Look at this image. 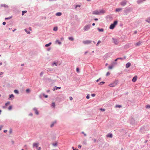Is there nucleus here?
Masks as SVG:
<instances>
[{
    "instance_id": "1",
    "label": "nucleus",
    "mask_w": 150,
    "mask_h": 150,
    "mask_svg": "<svg viewBox=\"0 0 150 150\" xmlns=\"http://www.w3.org/2000/svg\"><path fill=\"white\" fill-rule=\"evenodd\" d=\"M118 83L117 81H115L114 82L110 84L109 85V86L110 87H113L116 86Z\"/></svg>"
},
{
    "instance_id": "2",
    "label": "nucleus",
    "mask_w": 150,
    "mask_h": 150,
    "mask_svg": "<svg viewBox=\"0 0 150 150\" xmlns=\"http://www.w3.org/2000/svg\"><path fill=\"white\" fill-rule=\"evenodd\" d=\"M117 22L115 21L110 26L109 28L111 29H113L115 27V26L117 24Z\"/></svg>"
},
{
    "instance_id": "3",
    "label": "nucleus",
    "mask_w": 150,
    "mask_h": 150,
    "mask_svg": "<svg viewBox=\"0 0 150 150\" xmlns=\"http://www.w3.org/2000/svg\"><path fill=\"white\" fill-rule=\"evenodd\" d=\"M90 26L89 25H86L83 28V30L85 31H87L90 28Z\"/></svg>"
},
{
    "instance_id": "4",
    "label": "nucleus",
    "mask_w": 150,
    "mask_h": 150,
    "mask_svg": "<svg viewBox=\"0 0 150 150\" xmlns=\"http://www.w3.org/2000/svg\"><path fill=\"white\" fill-rule=\"evenodd\" d=\"M39 145L38 143H35L33 144V148L36 147L38 148V146Z\"/></svg>"
},
{
    "instance_id": "5",
    "label": "nucleus",
    "mask_w": 150,
    "mask_h": 150,
    "mask_svg": "<svg viewBox=\"0 0 150 150\" xmlns=\"http://www.w3.org/2000/svg\"><path fill=\"white\" fill-rule=\"evenodd\" d=\"M83 42L84 44H89L91 42V41L90 40H87L83 41Z\"/></svg>"
},
{
    "instance_id": "6",
    "label": "nucleus",
    "mask_w": 150,
    "mask_h": 150,
    "mask_svg": "<svg viewBox=\"0 0 150 150\" xmlns=\"http://www.w3.org/2000/svg\"><path fill=\"white\" fill-rule=\"evenodd\" d=\"M99 11L96 10L93 11V14L99 15Z\"/></svg>"
},
{
    "instance_id": "7",
    "label": "nucleus",
    "mask_w": 150,
    "mask_h": 150,
    "mask_svg": "<svg viewBox=\"0 0 150 150\" xmlns=\"http://www.w3.org/2000/svg\"><path fill=\"white\" fill-rule=\"evenodd\" d=\"M126 3H127L126 1H122L121 2L120 4L122 6H124L126 4Z\"/></svg>"
},
{
    "instance_id": "8",
    "label": "nucleus",
    "mask_w": 150,
    "mask_h": 150,
    "mask_svg": "<svg viewBox=\"0 0 150 150\" xmlns=\"http://www.w3.org/2000/svg\"><path fill=\"white\" fill-rule=\"evenodd\" d=\"M56 123V121H55L54 122H52L51 125H50V126L51 127H53L54 125Z\"/></svg>"
},
{
    "instance_id": "9",
    "label": "nucleus",
    "mask_w": 150,
    "mask_h": 150,
    "mask_svg": "<svg viewBox=\"0 0 150 150\" xmlns=\"http://www.w3.org/2000/svg\"><path fill=\"white\" fill-rule=\"evenodd\" d=\"M137 76H134L132 79V81L133 82H135L137 80Z\"/></svg>"
},
{
    "instance_id": "10",
    "label": "nucleus",
    "mask_w": 150,
    "mask_h": 150,
    "mask_svg": "<svg viewBox=\"0 0 150 150\" xmlns=\"http://www.w3.org/2000/svg\"><path fill=\"white\" fill-rule=\"evenodd\" d=\"M131 65V63L130 62H128L126 64V68H128Z\"/></svg>"
},
{
    "instance_id": "11",
    "label": "nucleus",
    "mask_w": 150,
    "mask_h": 150,
    "mask_svg": "<svg viewBox=\"0 0 150 150\" xmlns=\"http://www.w3.org/2000/svg\"><path fill=\"white\" fill-rule=\"evenodd\" d=\"M33 110H34V111H35V114L37 115H38L39 114V112L38 111V110L37 109V108H35L33 109Z\"/></svg>"
},
{
    "instance_id": "12",
    "label": "nucleus",
    "mask_w": 150,
    "mask_h": 150,
    "mask_svg": "<svg viewBox=\"0 0 150 150\" xmlns=\"http://www.w3.org/2000/svg\"><path fill=\"white\" fill-rule=\"evenodd\" d=\"M61 88L60 87H57L56 86H54L53 88V90L54 91L57 90L58 89H60Z\"/></svg>"
},
{
    "instance_id": "13",
    "label": "nucleus",
    "mask_w": 150,
    "mask_h": 150,
    "mask_svg": "<svg viewBox=\"0 0 150 150\" xmlns=\"http://www.w3.org/2000/svg\"><path fill=\"white\" fill-rule=\"evenodd\" d=\"M142 43V42L140 41H139L135 44V45L136 46H138L140 45Z\"/></svg>"
},
{
    "instance_id": "14",
    "label": "nucleus",
    "mask_w": 150,
    "mask_h": 150,
    "mask_svg": "<svg viewBox=\"0 0 150 150\" xmlns=\"http://www.w3.org/2000/svg\"><path fill=\"white\" fill-rule=\"evenodd\" d=\"M114 43L116 44H117L118 43V41L116 39H114Z\"/></svg>"
},
{
    "instance_id": "15",
    "label": "nucleus",
    "mask_w": 150,
    "mask_h": 150,
    "mask_svg": "<svg viewBox=\"0 0 150 150\" xmlns=\"http://www.w3.org/2000/svg\"><path fill=\"white\" fill-rule=\"evenodd\" d=\"M107 137L112 138V134H108L107 135Z\"/></svg>"
},
{
    "instance_id": "16",
    "label": "nucleus",
    "mask_w": 150,
    "mask_h": 150,
    "mask_svg": "<svg viewBox=\"0 0 150 150\" xmlns=\"http://www.w3.org/2000/svg\"><path fill=\"white\" fill-rule=\"evenodd\" d=\"M99 14H100L101 13H105V11L103 10H100L99 11Z\"/></svg>"
},
{
    "instance_id": "17",
    "label": "nucleus",
    "mask_w": 150,
    "mask_h": 150,
    "mask_svg": "<svg viewBox=\"0 0 150 150\" xmlns=\"http://www.w3.org/2000/svg\"><path fill=\"white\" fill-rule=\"evenodd\" d=\"M98 30L100 32H103V29H102V28H101V29H100L99 28H98Z\"/></svg>"
},
{
    "instance_id": "18",
    "label": "nucleus",
    "mask_w": 150,
    "mask_h": 150,
    "mask_svg": "<svg viewBox=\"0 0 150 150\" xmlns=\"http://www.w3.org/2000/svg\"><path fill=\"white\" fill-rule=\"evenodd\" d=\"M61 15H62V13L60 12H58V13H57L56 14V16H61Z\"/></svg>"
},
{
    "instance_id": "19",
    "label": "nucleus",
    "mask_w": 150,
    "mask_h": 150,
    "mask_svg": "<svg viewBox=\"0 0 150 150\" xmlns=\"http://www.w3.org/2000/svg\"><path fill=\"white\" fill-rule=\"evenodd\" d=\"M52 43L51 42H50L49 44H47L45 45V47H48Z\"/></svg>"
},
{
    "instance_id": "20",
    "label": "nucleus",
    "mask_w": 150,
    "mask_h": 150,
    "mask_svg": "<svg viewBox=\"0 0 150 150\" xmlns=\"http://www.w3.org/2000/svg\"><path fill=\"white\" fill-rule=\"evenodd\" d=\"M122 10V8H117L116 9L115 11L116 12H118L121 11Z\"/></svg>"
},
{
    "instance_id": "21",
    "label": "nucleus",
    "mask_w": 150,
    "mask_h": 150,
    "mask_svg": "<svg viewBox=\"0 0 150 150\" xmlns=\"http://www.w3.org/2000/svg\"><path fill=\"white\" fill-rule=\"evenodd\" d=\"M146 21L149 23H150V17L147 18Z\"/></svg>"
},
{
    "instance_id": "22",
    "label": "nucleus",
    "mask_w": 150,
    "mask_h": 150,
    "mask_svg": "<svg viewBox=\"0 0 150 150\" xmlns=\"http://www.w3.org/2000/svg\"><path fill=\"white\" fill-rule=\"evenodd\" d=\"M105 82L104 81H102L100 83H99L98 84L99 85H102L104 84Z\"/></svg>"
},
{
    "instance_id": "23",
    "label": "nucleus",
    "mask_w": 150,
    "mask_h": 150,
    "mask_svg": "<svg viewBox=\"0 0 150 150\" xmlns=\"http://www.w3.org/2000/svg\"><path fill=\"white\" fill-rule=\"evenodd\" d=\"M122 107V106L121 105H115V107L116 108H121V107Z\"/></svg>"
},
{
    "instance_id": "24",
    "label": "nucleus",
    "mask_w": 150,
    "mask_h": 150,
    "mask_svg": "<svg viewBox=\"0 0 150 150\" xmlns=\"http://www.w3.org/2000/svg\"><path fill=\"white\" fill-rule=\"evenodd\" d=\"M12 97L13 98L14 97V96L13 94H11V95L10 96H9V99H10V98Z\"/></svg>"
},
{
    "instance_id": "25",
    "label": "nucleus",
    "mask_w": 150,
    "mask_h": 150,
    "mask_svg": "<svg viewBox=\"0 0 150 150\" xmlns=\"http://www.w3.org/2000/svg\"><path fill=\"white\" fill-rule=\"evenodd\" d=\"M57 27H54L53 28V30L54 31H57Z\"/></svg>"
},
{
    "instance_id": "26",
    "label": "nucleus",
    "mask_w": 150,
    "mask_h": 150,
    "mask_svg": "<svg viewBox=\"0 0 150 150\" xmlns=\"http://www.w3.org/2000/svg\"><path fill=\"white\" fill-rule=\"evenodd\" d=\"M56 42L57 43L59 44H60L61 43V42H59L58 40H56Z\"/></svg>"
},
{
    "instance_id": "27",
    "label": "nucleus",
    "mask_w": 150,
    "mask_h": 150,
    "mask_svg": "<svg viewBox=\"0 0 150 150\" xmlns=\"http://www.w3.org/2000/svg\"><path fill=\"white\" fill-rule=\"evenodd\" d=\"M54 65H55V66H57V63L54 62L52 63V65L54 66Z\"/></svg>"
},
{
    "instance_id": "28",
    "label": "nucleus",
    "mask_w": 150,
    "mask_h": 150,
    "mask_svg": "<svg viewBox=\"0 0 150 150\" xmlns=\"http://www.w3.org/2000/svg\"><path fill=\"white\" fill-rule=\"evenodd\" d=\"M27 12V11H23L22 12V15H23L24 13H26Z\"/></svg>"
},
{
    "instance_id": "29",
    "label": "nucleus",
    "mask_w": 150,
    "mask_h": 150,
    "mask_svg": "<svg viewBox=\"0 0 150 150\" xmlns=\"http://www.w3.org/2000/svg\"><path fill=\"white\" fill-rule=\"evenodd\" d=\"M69 39L71 41H73L74 40V38L72 37H69Z\"/></svg>"
},
{
    "instance_id": "30",
    "label": "nucleus",
    "mask_w": 150,
    "mask_h": 150,
    "mask_svg": "<svg viewBox=\"0 0 150 150\" xmlns=\"http://www.w3.org/2000/svg\"><path fill=\"white\" fill-rule=\"evenodd\" d=\"M14 92L16 93H17V94H18V91L17 90H14Z\"/></svg>"
},
{
    "instance_id": "31",
    "label": "nucleus",
    "mask_w": 150,
    "mask_h": 150,
    "mask_svg": "<svg viewBox=\"0 0 150 150\" xmlns=\"http://www.w3.org/2000/svg\"><path fill=\"white\" fill-rule=\"evenodd\" d=\"M52 106L54 108L55 106V104L54 103H53L52 104Z\"/></svg>"
},
{
    "instance_id": "32",
    "label": "nucleus",
    "mask_w": 150,
    "mask_h": 150,
    "mask_svg": "<svg viewBox=\"0 0 150 150\" xmlns=\"http://www.w3.org/2000/svg\"><path fill=\"white\" fill-rule=\"evenodd\" d=\"M12 108V106L11 105L8 108V109L9 110H11Z\"/></svg>"
},
{
    "instance_id": "33",
    "label": "nucleus",
    "mask_w": 150,
    "mask_h": 150,
    "mask_svg": "<svg viewBox=\"0 0 150 150\" xmlns=\"http://www.w3.org/2000/svg\"><path fill=\"white\" fill-rule=\"evenodd\" d=\"M146 108H150V105H147L146 106Z\"/></svg>"
},
{
    "instance_id": "34",
    "label": "nucleus",
    "mask_w": 150,
    "mask_h": 150,
    "mask_svg": "<svg viewBox=\"0 0 150 150\" xmlns=\"http://www.w3.org/2000/svg\"><path fill=\"white\" fill-rule=\"evenodd\" d=\"M52 145L54 146H57V143H53L52 144Z\"/></svg>"
},
{
    "instance_id": "35",
    "label": "nucleus",
    "mask_w": 150,
    "mask_h": 150,
    "mask_svg": "<svg viewBox=\"0 0 150 150\" xmlns=\"http://www.w3.org/2000/svg\"><path fill=\"white\" fill-rule=\"evenodd\" d=\"M100 110L102 111H104L105 110V109H103L102 108H101L100 109Z\"/></svg>"
},
{
    "instance_id": "36",
    "label": "nucleus",
    "mask_w": 150,
    "mask_h": 150,
    "mask_svg": "<svg viewBox=\"0 0 150 150\" xmlns=\"http://www.w3.org/2000/svg\"><path fill=\"white\" fill-rule=\"evenodd\" d=\"M10 104V102H8L6 103L5 104V106H6L8 105L9 104Z\"/></svg>"
},
{
    "instance_id": "37",
    "label": "nucleus",
    "mask_w": 150,
    "mask_h": 150,
    "mask_svg": "<svg viewBox=\"0 0 150 150\" xmlns=\"http://www.w3.org/2000/svg\"><path fill=\"white\" fill-rule=\"evenodd\" d=\"M112 66H110L108 67V69H111L112 68Z\"/></svg>"
},
{
    "instance_id": "38",
    "label": "nucleus",
    "mask_w": 150,
    "mask_h": 150,
    "mask_svg": "<svg viewBox=\"0 0 150 150\" xmlns=\"http://www.w3.org/2000/svg\"><path fill=\"white\" fill-rule=\"evenodd\" d=\"M26 91L28 93L30 91V90L29 89H28L26 90Z\"/></svg>"
},
{
    "instance_id": "39",
    "label": "nucleus",
    "mask_w": 150,
    "mask_h": 150,
    "mask_svg": "<svg viewBox=\"0 0 150 150\" xmlns=\"http://www.w3.org/2000/svg\"><path fill=\"white\" fill-rule=\"evenodd\" d=\"M110 74V73L109 72H108L106 73V76H108V75H109Z\"/></svg>"
},
{
    "instance_id": "40",
    "label": "nucleus",
    "mask_w": 150,
    "mask_h": 150,
    "mask_svg": "<svg viewBox=\"0 0 150 150\" xmlns=\"http://www.w3.org/2000/svg\"><path fill=\"white\" fill-rule=\"evenodd\" d=\"M9 132L10 134H11L12 133V130L11 129H10Z\"/></svg>"
},
{
    "instance_id": "41",
    "label": "nucleus",
    "mask_w": 150,
    "mask_h": 150,
    "mask_svg": "<svg viewBox=\"0 0 150 150\" xmlns=\"http://www.w3.org/2000/svg\"><path fill=\"white\" fill-rule=\"evenodd\" d=\"M100 40H99L98 41V42L97 43V44H96V45L97 46H98V44L99 43H100Z\"/></svg>"
},
{
    "instance_id": "42",
    "label": "nucleus",
    "mask_w": 150,
    "mask_h": 150,
    "mask_svg": "<svg viewBox=\"0 0 150 150\" xmlns=\"http://www.w3.org/2000/svg\"><path fill=\"white\" fill-rule=\"evenodd\" d=\"M76 71L78 72H79V69L78 68H77L76 69Z\"/></svg>"
},
{
    "instance_id": "43",
    "label": "nucleus",
    "mask_w": 150,
    "mask_h": 150,
    "mask_svg": "<svg viewBox=\"0 0 150 150\" xmlns=\"http://www.w3.org/2000/svg\"><path fill=\"white\" fill-rule=\"evenodd\" d=\"M86 98L88 99H89L90 98V96L89 95H88L86 97Z\"/></svg>"
},
{
    "instance_id": "44",
    "label": "nucleus",
    "mask_w": 150,
    "mask_h": 150,
    "mask_svg": "<svg viewBox=\"0 0 150 150\" xmlns=\"http://www.w3.org/2000/svg\"><path fill=\"white\" fill-rule=\"evenodd\" d=\"M81 145L79 144L78 146V147L79 148H80H80H81Z\"/></svg>"
},
{
    "instance_id": "45",
    "label": "nucleus",
    "mask_w": 150,
    "mask_h": 150,
    "mask_svg": "<svg viewBox=\"0 0 150 150\" xmlns=\"http://www.w3.org/2000/svg\"><path fill=\"white\" fill-rule=\"evenodd\" d=\"M38 148V149L37 150H40L41 149V147H38L37 148Z\"/></svg>"
},
{
    "instance_id": "46",
    "label": "nucleus",
    "mask_w": 150,
    "mask_h": 150,
    "mask_svg": "<svg viewBox=\"0 0 150 150\" xmlns=\"http://www.w3.org/2000/svg\"><path fill=\"white\" fill-rule=\"evenodd\" d=\"M11 17H9V18H5V20H7V19H9L11 18Z\"/></svg>"
},
{
    "instance_id": "47",
    "label": "nucleus",
    "mask_w": 150,
    "mask_h": 150,
    "mask_svg": "<svg viewBox=\"0 0 150 150\" xmlns=\"http://www.w3.org/2000/svg\"><path fill=\"white\" fill-rule=\"evenodd\" d=\"M91 96L92 97H94L95 96V94H91Z\"/></svg>"
},
{
    "instance_id": "48",
    "label": "nucleus",
    "mask_w": 150,
    "mask_h": 150,
    "mask_svg": "<svg viewBox=\"0 0 150 150\" xmlns=\"http://www.w3.org/2000/svg\"><path fill=\"white\" fill-rule=\"evenodd\" d=\"M25 32H26L28 34H30V32H27V30H26V29H25Z\"/></svg>"
},
{
    "instance_id": "49",
    "label": "nucleus",
    "mask_w": 150,
    "mask_h": 150,
    "mask_svg": "<svg viewBox=\"0 0 150 150\" xmlns=\"http://www.w3.org/2000/svg\"><path fill=\"white\" fill-rule=\"evenodd\" d=\"M1 6H4V7H6L7 6L6 5H1Z\"/></svg>"
},
{
    "instance_id": "50",
    "label": "nucleus",
    "mask_w": 150,
    "mask_h": 150,
    "mask_svg": "<svg viewBox=\"0 0 150 150\" xmlns=\"http://www.w3.org/2000/svg\"><path fill=\"white\" fill-rule=\"evenodd\" d=\"M3 127V125H1L0 126V130H1L2 128V127Z\"/></svg>"
},
{
    "instance_id": "51",
    "label": "nucleus",
    "mask_w": 150,
    "mask_h": 150,
    "mask_svg": "<svg viewBox=\"0 0 150 150\" xmlns=\"http://www.w3.org/2000/svg\"><path fill=\"white\" fill-rule=\"evenodd\" d=\"M43 96H44V97L45 98H47L48 97V96L47 95H44Z\"/></svg>"
},
{
    "instance_id": "52",
    "label": "nucleus",
    "mask_w": 150,
    "mask_h": 150,
    "mask_svg": "<svg viewBox=\"0 0 150 150\" xmlns=\"http://www.w3.org/2000/svg\"><path fill=\"white\" fill-rule=\"evenodd\" d=\"M69 99L70 100H72V98L71 97H69Z\"/></svg>"
},
{
    "instance_id": "53",
    "label": "nucleus",
    "mask_w": 150,
    "mask_h": 150,
    "mask_svg": "<svg viewBox=\"0 0 150 150\" xmlns=\"http://www.w3.org/2000/svg\"><path fill=\"white\" fill-rule=\"evenodd\" d=\"M43 73L42 72H41L40 73V76H42V75L43 74Z\"/></svg>"
},
{
    "instance_id": "54",
    "label": "nucleus",
    "mask_w": 150,
    "mask_h": 150,
    "mask_svg": "<svg viewBox=\"0 0 150 150\" xmlns=\"http://www.w3.org/2000/svg\"><path fill=\"white\" fill-rule=\"evenodd\" d=\"M82 133L85 136H86V134H85L83 132H82Z\"/></svg>"
},
{
    "instance_id": "55",
    "label": "nucleus",
    "mask_w": 150,
    "mask_h": 150,
    "mask_svg": "<svg viewBox=\"0 0 150 150\" xmlns=\"http://www.w3.org/2000/svg\"><path fill=\"white\" fill-rule=\"evenodd\" d=\"M6 24V23L5 22H3V24L4 25H5V24Z\"/></svg>"
},
{
    "instance_id": "56",
    "label": "nucleus",
    "mask_w": 150,
    "mask_h": 150,
    "mask_svg": "<svg viewBox=\"0 0 150 150\" xmlns=\"http://www.w3.org/2000/svg\"><path fill=\"white\" fill-rule=\"evenodd\" d=\"M29 115H30V116H33V114L32 113H30V114H29Z\"/></svg>"
},
{
    "instance_id": "57",
    "label": "nucleus",
    "mask_w": 150,
    "mask_h": 150,
    "mask_svg": "<svg viewBox=\"0 0 150 150\" xmlns=\"http://www.w3.org/2000/svg\"><path fill=\"white\" fill-rule=\"evenodd\" d=\"M7 130H4V132L5 133L6 132H7Z\"/></svg>"
},
{
    "instance_id": "58",
    "label": "nucleus",
    "mask_w": 150,
    "mask_h": 150,
    "mask_svg": "<svg viewBox=\"0 0 150 150\" xmlns=\"http://www.w3.org/2000/svg\"><path fill=\"white\" fill-rule=\"evenodd\" d=\"M29 29L30 30V31H31L32 30V29H31V28H30V27L29 28Z\"/></svg>"
},
{
    "instance_id": "59",
    "label": "nucleus",
    "mask_w": 150,
    "mask_h": 150,
    "mask_svg": "<svg viewBox=\"0 0 150 150\" xmlns=\"http://www.w3.org/2000/svg\"><path fill=\"white\" fill-rule=\"evenodd\" d=\"M118 59H119V58H117L115 60V61H117V60Z\"/></svg>"
},
{
    "instance_id": "60",
    "label": "nucleus",
    "mask_w": 150,
    "mask_h": 150,
    "mask_svg": "<svg viewBox=\"0 0 150 150\" xmlns=\"http://www.w3.org/2000/svg\"><path fill=\"white\" fill-rule=\"evenodd\" d=\"M3 74V72H1L0 73V76L2 74Z\"/></svg>"
},
{
    "instance_id": "61",
    "label": "nucleus",
    "mask_w": 150,
    "mask_h": 150,
    "mask_svg": "<svg viewBox=\"0 0 150 150\" xmlns=\"http://www.w3.org/2000/svg\"><path fill=\"white\" fill-rule=\"evenodd\" d=\"M100 78H99V79H97V80H96V82H98V81H99V80H100Z\"/></svg>"
},
{
    "instance_id": "62",
    "label": "nucleus",
    "mask_w": 150,
    "mask_h": 150,
    "mask_svg": "<svg viewBox=\"0 0 150 150\" xmlns=\"http://www.w3.org/2000/svg\"><path fill=\"white\" fill-rule=\"evenodd\" d=\"M94 20L95 21H97L98 20V19L97 18H95Z\"/></svg>"
},
{
    "instance_id": "63",
    "label": "nucleus",
    "mask_w": 150,
    "mask_h": 150,
    "mask_svg": "<svg viewBox=\"0 0 150 150\" xmlns=\"http://www.w3.org/2000/svg\"><path fill=\"white\" fill-rule=\"evenodd\" d=\"M92 25H93V26H94V25H95V23H93V24H92Z\"/></svg>"
},
{
    "instance_id": "64",
    "label": "nucleus",
    "mask_w": 150,
    "mask_h": 150,
    "mask_svg": "<svg viewBox=\"0 0 150 150\" xmlns=\"http://www.w3.org/2000/svg\"><path fill=\"white\" fill-rule=\"evenodd\" d=\"M11 142H12V143L13 144H14V141H11Z\"/></svg>"
}]
</instances>
